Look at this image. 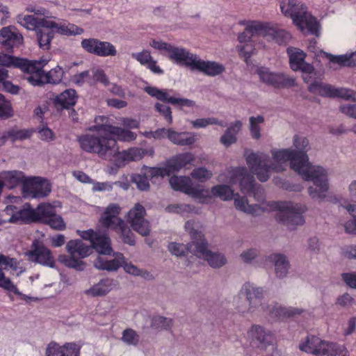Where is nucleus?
<instances>
[{
    "label": "nucleus",
    "mask_w": 356,
    "mask_h": 356,
    "mask_svg": "<svg viewBox=\"0 0 356 356\" xmlns=\"http://www.w3.org/2000/svg\"><path fill=\"white\" fill-rule=\"evenodd\" d=\"M325 58L329 59L331 64L338 65L340 67H349L348 54L343 55H332L325 51H322Z\"/></svg>",
    "instance_id": "obj_56"
},
{
    "label": "nucleus",
    "mask_w": 356,
    "mask_h": 356,
    "mask_svg": "<svg viewBox=\"0 0 356 356\" xmlns=\"http://www.w3.org/2000/svg\"><path fill=\"white\" fill-rule=\"evenodd\" d=\"M37 41L40 48L48 50L51 47V42L54 38L53 31L47 28L40 27L36 30Z\"/></svg>",
    "instance_id": "obj_45"
},
{
    "label": "nucleus",
    "mask_w": 356,
    "mask_h": 356,
    "mask_svg": "<svg viewBox=\"0 0 356 356\" xmlns=\"http://www.w3.org/2000/svg\"><path fill=\"white\" fill-rule=\"evenodd\" d=\"M0 288L6 289L10 292L19 293V291L17 286L11 282V280L5 276L4 273L0 268Z\"/></svg>",
    "instance_id": "obj_60"
},
{
    "label": "nucleus",
    "mask_w": 356,
    "mask_h": 356,
    "mask_svg": "<svg viewBox=\"0 0 356 356\" xmlns=\"http://www.w3.org/2000/svg\"><path fill=\"white\" fill-rule=\"evenodd\" d=\"M194 160V155L191 152L179 154L168 162V168L172 171H179L187 165L192 164Z\"/></svg>",
    "instance_id": "obj_37"
},
{
    "label": "nucleus",
    "mask_w": 356,
    "mask_h": 356,
    "mask_svg": "<svg viewBox=\"0 0 356 356\" xmlns=\"http://www.w3.org/2000/svg\"><path fill=\"white\" fill-rule=\"evenodd\" d=\"M319 337L313 334H308L304 341L299 343V349L306 353L312 354L313 348L316 347Z\"/></svg>",
    "instance_id": "obj_52"
},
{
    "label": "nucleus",
    "mask_w": 356,
    "mask_h": 356,
    "mask_svg": "<svg viewBox=\"0 0 356 356\" xmlns=\"http://www.w3.org/2000/svg\"><path fill=\"white\" fill-rule=\"evenodd\" d=\"M48 60L40 59L30 60L17 58L13 67L19 68L27 74L26 79L33 86H41L47 83L44 79L43 67L47 64Z\"/></svg>",
    "instance_id": "obj_9"
},
{
    "label": "nucleus",
    "mask_w": 356,
    "mask_h": 356,
    "mask_svg": "<svg viewBox=\"0 0 356 356\" xmlns=\"http://www.w3.org/2000/svg\"><path fill=\"white\" fill-rule=\"evenodd\" d=\"M35 211V222L44 223L56 213L55 207L49 203L40 204Z\"/></svg>",
    "instance_id": "obj_43"
},
{
    "label": "nucleus",
    "mask_w": 356,
    "mask_h": 356,
    "mask_svg": "<svg viewBox=\"0 0 356 356\" xmlns=\"http://www.w3.org/2000/svg\"><path fill=\"white\" fill-rule=\"evenodd\" d=\"M81 346L74 342L60 346L51 342L46 349V356H80Z\"/></svg>",
    "instance_id": "obj_24"
},
{
    "label": "nucleus",
    "mask_w": 356,
    "mask_h": 356,
    "mask_svg": "<svg viewBox=\"0 0 356 356\" xmlns=\"http://www.w3.org/2000/svg\"><path fill=\"white\" fill-rule=\"evenodd\" d=\"M98 134L99 135L84 134L79 136L80 147L88 153L97 154L103 159L111 160L117 152V141L105 134Z\"/></svg>",
    "instance_id": "obj_5"
},
{
    "label": "nucleus",
    "mask_w": 356,
    "mask_h": 356,
    "mask_svg": "<svg viewBox=\"0 0 356 356\" xmlns=\"http://www.w3.org/2000/svg\"><path fill=\"white\" fill-rule=\"evenodd\" d=\"M117 285L118 283L115 280L109 277L103 278L86 290L85 293L91 297L104 296L115 288Z\"/></svg>",
    "instance_id": "obj_29"
},
{
    "label": "nucleus",
    "mask_w": 356,
    "mask_h": 356,
    "mask_svg": "<svg viewBox=\"0 0 356 356\" xmlns=\"http://www.w3.org/2000/svg\"><path fill=\"white\" fill-rule=\"evenodd\" d=\"M4 212L10 216L7 222L15 223L17 222H35V211L31 209L29 204L27 207H24L22 209H18L14 205H8L4 209Z\"/></svg>",
    "instance_id": "obj_25"
},
{
    "label": "nucleus",
    "mask_w": 356,
    "mask_h": 356,
    "mask_svg": "<svg viewBox=\"0 0 356 356\" xmlns=\"http://www.w3.org/2000/svg\"><path fill=\"white\" fill-rule=\"evenodd\" d=\"M341 279L348 286L356 289V271L342 273Z\"/></svg>",
    "instance_id": "obj_64"
},
{
    "label": "nucleus",
    "mask_w": 356,
    "mask_h": 356,
    "mask_svg": "<svg viewBox=\"0 0 356 356\" xmlns=\"http://www.w3.org/2000/svg\"><path fill=\"white\" fill-rule=\"evenodd\" d=\"M91 131L103 133L108 137H112L123 142L133 141L136 138V134L121 127L112 124V120L108 117L99 115L95 118V124L89 127Z\"/></svg>",
    "instance_id": "obj_8"
},
{
    "label": "nucleus",
    "mask_w": 356,
    "mask_h": 356,
    "mask_svg": "<svg viewBox=\"0 0 356 356\" xmlns=\"http://www.w3.org/2000/svg\"><path fill=\"white\" fill-rule=\"evenodd\" d=\"M293 147V149L291 148V169L305 181H312L314 186L307 188L308 194L312 200L325 201L330 188L327 170L309 162L307 152L310 145L306 137L295 135Z\"/></svg>",
    "instance_id": "obj_1"
},
{
    "label": "nucleus",
    "mask_w": 356,
    "mask_h": 356,
    "mask_svg": "<svg viewBox=\"0 0 356 356\" xmlns=\"http://www.w3.org/2000/svg\"><path fill=\"white\" fill-rule=\"evenodd\" d=\"M76 256L72 255H60L58 260L60 263L63 264L65 266L71 268H74L76 270L81 271L84 269L85 264L81 258H76Z\"/></svg>",
    "instance_id": "obj_49"
},
{
    "label": "nucleus",
    "mask_w": 356,
    "mask_h": 356,
    "mask_svg": "<svg viewBox=\"0 0 356 356\" xmlns=\"http://www.w3.org/2000/svg\"><path fill=\"white\" fill-rule=\"evenodd\" d=\"M146 211L139 203L135 204L127 214L128 222L132 228L142 236H148L150 232V226L148 220L145 219Z\"/></svg>",
    "instance_id": "obj_15"
},
{
    "label": "nucleus",
    "mask_w": 356,
    "mask_h": 356,
    "mask_svg": "<svg viewBox=\"0 0 356 356\" xmlns=\"http://www.w3.org/2000/svg\"><path fill=\"white\" fill-rule=\"evenodd\" d=\"M144 90L151 97L163 102L179 106L180 108L184 107L193 108L196 105L193 100L171 96L170 94L173 92L172 90H161L156 87L146 86L144 88Z\"/></svg>",
    "instance_id": "obj_13"
},
{
    "label": "nucleus",
    "mask_w": 356,
    "mask_h": 356,
    "mask_svg": "<svg viewBox=\"0 0 356 356\" xmlns=\"http://www.w3.org/2000/svg\"><path fill=\"white\" fill-rule=\"evenodd\" d=\"M23 191L33 198L47 196L51 191L49 181L41 177L28 178L23 186Z\"/></svg>",
    "instance_id": "obj_17"
},
{
    "label": "nucleus",
    "mask_w": 356,
    "mask_h": 356,
    "mask_svg": "<svg viewBox=\"0 0 356 356\" xmlns=\"http://www.w3.org/2000/svg\"><path fill=\"white\" fill-rule=\"evenodd\" d=\"M248 335L251 345L261 349L266 348L274 341L273 334L258 325H252L249 330Z\"/></svg>",
    "instance_id": "obj_22"
},
{
    "label": "nucleus",
    "mask_w": 356,
    "mask_h": 356,
    "mask_svg": "<svg viewBox=\"0 0 356 356\" xmlns=\"http://www.w3.org/2000/svg\"><path fill=\"white\" fill-rule=\"evenodd\" d=\"M264 291L250 282L245 283L234 302L237 311L242 314L253 313L256 310L268 312V316L273 321H284L289 317V311L278 303L274 305H266L261 303Z\"/></svg>",
    "instance_id": "obj_2"
},
{
    "label": "nucleus",
    "mask_w": 356,
    "mask_h": 356,
    "mask_svg": "<svg viewBox=\"0 0 356 356\" xmlns=\"http://www.w3.org/2000/svg\"><path fill=\"white\" fill-rule=\"evenodd\" d=\"M307 207L302 204L291 202V230L296 229L293 226L302 225L305 222L303 214L307 211Z\"/></svg>",
    "instance_id": "obj_38"
},
{
    "label": "nucleus",
    "mask_w": 356,
    "mask_h": 356,
    "mask_svg": "<svg viewBox=\"0 0 356 356\" xmlns=\"http://www.w3.org/2000/svg\"><path fill=\"white\" fill-rule=\"evenodd\" d=\"M335 343L326 341L319 338L316 347L312 349V355L316 356H330Z\"/></svg>",
    "instance_id": "obj_48"
},
{
    "label": "nucleus",
    "mask_w": 356,
    "mask_h": 356,
    "mask_svg": "<svg viewBox=\"0 0 356 356\" xmlns=\"http://www.w3.org/2000/svg\"><path fill=\"white\" fill-rule=\"evenodd\" d=\"M234 205L236 209L252 216H259L263 212L276 211V220L278 222L288 225L289 223V203L288 202L270 201L264 207L259 204H249L245 197L238 194L234 196Z\"/></svg>",
    "instance_id": "obj_4"
},
{
    "label": "nucleus",
    "mask_w": 356,
    "mask_h": 356,
    "mask_svg": "<svg viewBox=\"0 0 356 356\" xmlns=\"http://www.w3.org/2000/svg\"><path fill=\"white\" fill-rule=\"evenodd\" d=\"M1 178L3 188L6 186L9 189H13L21 184L24 185L27 179L22 172L17 170L4 172L1 175Z\"/></svg>",
    "instance_id": "obj_34"
},
{
    "label": "nucleus",
    "mask_w": 356,
    "mask_h": 356,
    "mask_svg": "<svg viewBox=\"0 0 356 356\" xmlns=\"http://www.w3.org/2000/svg\"><path fill=\"white\" fill-rule=\"evenodd\" d=\"M211 193L213 196L219 197L223 201L231 200L235 196L233 190L229 186L225 184L213 186L211 188Z\"/></svg>",
    "instance_id": "obj_47"
},
{
    "label": "nucleus",
    "mask_w": 356,
    "mask_h": 356,
    "mask_svg": "<svg viewBox=\"0 0 356 356\" xmlns=\"http://www.w3.org/2000/svg\"><path fill=\"white\" fill-rule=\"evenodd\" d=\"M122 340L128 345L136 346L139 342V335L133 329H126L122 332Z\"/></svg>",
    "instance_id": "obj_58"
},
{
    "label": "nucleus",
    "mask_w": 356,
    "mask_h": 356,
    "mask_svg": "<svg viewBox=\"0 0 356 356\" xmlns=\"http://www.w3.org/2000/svg\"><path fill=\"white\" fill-rule=\"evenodd\" d=\"M30 259L42 266L54 268L55 261L51 250L44 244L34 241L32 244V249L28 252Z\"/></svg>",
    "instance_id": "obj_20"
},
{
    "label": "nucleus",
    "mask_w": 356,
    "mask_h": 356,
    "mask_svg": "<svg viewBox=\"0 0 356 356\" xmlns=\"http://www.w3.org/2000/svg\"><path fill=\"white\" fill-rule=\"evenodd\" d=\"M34 131L31 129H18L13 128L9 129L10 139L15 142L16 140H24L30 138Z\"/></svg>",
    "instance_id": "obj_51"
},
{
    "label": "nucleus",
    "mask_w": 356,
    "mask_h": 356,
    "mask_svg": "<svg viewBox=\"0 0 356 356\" xmlns=\"http://www.w3.org/2000/svg\"><path fill=\"white\" fill-rule=\"evenodd\" d=\"M241 25H246V30L252 33H259L261 35L268 38V40H272L278 44H282L285 42L287 33L284 30L278 29L269 23L261 22L258 21L239 22Z\"/></svg>",
    "instance_id": "obj_10"
},
{
    "label": "nucleus",
    "mask_w": 356,
    "mask_h": 356,
    "mask_svg": "<svg viewBox=\"0 0 356 356\" xmlns=\"http://www.w3.org/2000/svg\"><path fill=\"white\" fill-rule=\"evenodd\" d=\"M172 325V320L166 317L156 316L152 319L151 327L156 330H168Z\"/></svg>",
    "instance_id": "obj_55"
},
{
    "label": "nucleus",
    "mask_w": 356,
    "mask_h": 356,
    "mask_svg": "<svg viewBox=\"0 0 356 356\" xmlns=\"http://www.w3.org/2000/svg\"><path fill=\"white\" fill-rule=\"evenodd\" d=\"M131 57L154 74L161 75L164 73L163 70L157 65V61L153 58L148 50L145 49L140 52L132 53Z\"/></svg>",
    "instance_id": "obj_31"
},
{
    "label": "nucleus",
    "mask_w": 356,
    "mask_h": 356,
    "mask_svg": "<svg viewBox=\"0 0 356 356\" xmlns=\"http://www.w3.org/2000/svg\"><path fill=\"white\" fill-rule=\"evenodd\" d=\"M63 75V70L60 66H56L48 72H44V79L47 83L58 84L62 81Z\"/></svg>",
    "instance_id": "obj_50"
},
{
    "label": "nucleus",
    "mask_w": 356,
    "mask_h": 356,
    "mask_svg": "<svg viewBox=\"0 0 356 356\" xmlns=\"http://www.w3.org/2000/svg\"><path fill=\"white\" fill-rule=\"evenodd\" d=\"M209 244L204 236L199 238L197 250H195V257L206 260L212 268H220L226 263V259L222 254L213 252L208 248Z\"/></svg>",
    "instance_id": "obj_16"
},
{
    "label": "nucleus",
    "mask_w": 356,
    "mask_h": 356,
    "mask_svg": "<svg viewBox=\"0 0 356 356\" xmlns=\"http://www.w3.org/2000/svg\"><path fill=\"white\" fill-rule=\"evenodd\" d=\"M188 195L195 199L198 200L199 202L202 204L207 203V200L211 197L209 190L200 187H195L193 185L190 189Z\"/></svg>",
    "instance_id": "obj_53"
},
{
    "label": "nucleus",
    "mask_w": 356,
    "mask_h": 356,
    "mask_svg": "<svg viewBox=\"0 0 356 356\" xmlns=\"http://www.w3.org/2000/svg\"><path fill=\"white\" fill-rule=\"evenodd\" d=\"M237 50L240 54V56L244 58L246 63H248V60L251 57L253 54V51L254 48L252 43L240 44L237 46Z\"/></svg>",
    "instance_id": "obj_63"
},
{
    "label": "nucleus",
    "mask_w": 356,
    "mask_h": 356,
    "mask_svg": "<svg viewBox=\"0 0 356 356\" xmlns=\"http://www.w3.org/2000/svg\"><path fill=\"white\" fill-rule=\"evenodd\" d=\"M223 177L224 175H220L218 180L227 181L232 185L238 184L243 193L253 195L257 201L263 199V189L255 184L254 177L248 172L246 167L229 168L227 171L226 179Z\"/></svg>",
    "instance_id": "obj_6"
},
{
    "label": "nucleus",
    "mask_w": 356,
    "mask_h": 356,
    "mask_svg": "<svg viewBox=\"0 0 356 356\" xmlns=\"http://www.w3.org/2000/svg\"><path fill=\"white\" fill-rule=\"evenodd\" d=\"M81 237L84 240L90 241V248H94L99 254L110 255L113 252L111 239L107 234L102 233L99 231L95 232L90 229L82 231Z\"/></svg>",
    "instance_id": "obj_12"
},
{
    "label": "nucleus",
    "mask_w": 356,
    "mask_h": 356,
    "mask_svg": "<svg viewBox=\"0 0 356 356\" xmlns=\"http://www.w3.org/2000/svg\"><path fill=\"white\" fill-rule=\"evenodd\" d=\"M44 18H38L33 15H19L17 17V22L28 30L33 31L42 27V22Z\"/></svg>",
    "instance_id": "obj_46"
},
{
    "label": "nucleus",
    "mask_w": 356,
    "mask_h": 356,
    "mask_svg": "<svg viewBox=\"0 0 356 356\" xmlns=\"http://www.w3.org/2000/svg\"><path fill=\"white\" fill-rule=\"evenodd\" d=\"M307 54L302 50L291 47V70L311 73L314 70L312 64L305 62Z\"/></svg>",
    "instance_id": "obj_28"
},
{
    "label": "nucleus",
    "mask_w": 356,
    "mask_h": 356,
    "mask_svg": "<svg viewBox=\"0 0 356 356\" xmlns=\"http://www.w3.org/2000/svg\"><path fill=\"white\" fill-rule=\"evenodd\" d=\"M266 261L275 266L277 277L281 278L286 275L288 273V262L286 256L282 254H272L266 259Z\"/></svg>",
    "instance_id": "obj_33"
},
{
    "label": "nucleus",
    "mask_w": 356,
    "mask_h": 356,
    "mask_svg": "<svg viewBox=\"0 0 356 356\" xmlns=\"http://www.w3.org/2000/svg\"><path fill=\"white\" fill-rule=\"evenodd\" d=\"M124 263V255L122 253H115V258L110 260L99 256L94 261V266L99 270L114 272L122 267Z\"/></svg>",
    "instance_id": "obj_30"
},
{
    "label": "nucleus",
    "mask_w": 356,
    "mask_h": 356,
    "mask_svg": "<svg viewBox=\"0 0 356 356\" xmlns=\"http://www.w3.org/2000/svg\"><path fill=\"white\" fill-rule=\"evenodd\" d=\"M194 64L192 71H197L209 76L220 75L225 70L222 64L215 61L202 60L199 56Z\"/></svg>",
    "instance_id": "obj_27"
},
{
    "label": "nucleus",
    "mask_w": 356,
    "mask_h": 356,
    "mask_svg": "<svg viewBox=\"0 0 356 356\" xmlns=\"http://www.w3.org/2000/svg\"><path fill=\"white\" fill-rule=\"evenodd\" d=\"M250 130L251 135L253 138L259 139L261 137V129L259 127L260 124H262L264 121V118L261 115L257 117H250Z\"/></svg>",
    "instance_id": "obj_54"
},
{
    "label": "nucleus",
    "mask_w": 356,
    "mask_h": 356,
    "mask_svg": "<svg viewBox=\"0 0 356 356\" xmlns=\"http://www.w3.org/2000/svg\"><path fill=\"white\" fill-rule=\"evenodd\" d=\"M169 183L175 191H179L187 195L193 186L191 179L185 176H172Z\"/></svg>",
    "instance_id": "obj_42"
},
{
    "label": "nucleus",
    "mask_w": 356,
    "mask_h": 356,
    "mask_svg": "<svg viewBox=\"0 0 356 356\" xmlns=\"http://www.w3.org/2000/svg\"><path fill=\"white\" fill-rule=\"evenodd\" d=\"M168 139L174 144L186 146L193 145L195 140V136L189 132H177L171 129Z\"/></svg>",
    "instance_id": "obj_39"
},
{
    "label": "nucleus",
    "mask_w": 356,
    "mask_h": 356,
    "mask_svg": "<svg viewBox=\"0 0 356 356\" xmlns=\"http://www.w3.org/2000/svg\"><path fill=\"white\" fill-rule=\"evenodd\" d=\"M77 95L74 89H67L55 99V104L60 105L63 108L68 109L75 105L76 102Z\"/></svg>",
    "instance_id": "obj_40"
},
{
    "label": "nucleus",
    "mask_w": 356,
    "mask_h": 356,
    "mask_svg": "<svg viewBox=\"0 0 356 356\" xmlns=\"http://www.w3.org/2000/svg\"><path fill=\"white\" fill-rule=\"evenodd\" d=\"M23 36L13 26L3 27L0 30V44L4 49L12 51L23 43Z\"/></svg>",
    "instance_id": "obj_21"
},
{
    "label": "nucleus",
    "mask_w": 356,
    "mask_h": 356,
    "mask_svg": "<svg viewBox=\"0 0 356 356\" xmlns=\"http://www.w3.org/2000/svg\"><path fill=\"white\" fill-rule=\"evenodd\" d=\"M66 250L70 255L78 256L79 258H85L90 253V246L86 245L81 239L69 241Z\"/></svg>",
    "instance_id": "obj_35"
},
{
    "label": "nucleus",
    "mask_w": 356,
    "mask_h": 356,
    "mask_svg": "<svg viewBox=\"0 0 356 356\" xmlns=\"http://www.w3.org/2000/svg\"><path fill=\"white\" fill-rule=\"evenodd\" d=\"M191 237L192 241L185 245L176 242L169 243L168 249L169 252L177 257H187L191 254V257H195V250H197L199 238L202 236V233L197 231H191Z\"/></svg>",
    "instance_id": "obj_19"
},
{
    "label": "nucleus",
    "mask_w": 356,
    "mask_h": 356,
    "mask_svg": "<svg viewBox=\"0 0 356 356\" xmlns=\"http://www.w3.org/2000/svg\"><path fill=\"white\" fill-rule=\"evenodd\" d=\"M197 58V54L191 53L188 50L183 47L171 46L168 52V58L175 63L185 66L193 70V66Z\"/></svg>",
    "instance_id": "obj_23"
},
{
    "label": "nucleus",
    "mask_w": 356,
    "mask_h": 356,
    "mask_svg": "<svg viewBox=\"0 0 356 356\" xmlns=\"http://www.w3.org/2000/svg\"><path fill=\"white\" fill-rule=\"evenodd\" d=\"M191 175L193 178L201 182H204L209 180L212 177L211 171L208 170L204 167L195 168Z\"/></svg>",
    "instance_id": "obj_59"
},
{
    "label": "nucleus",
    "mask_w": 356,
    "mask_h": 356,
    "mask_svg": "<svg viewBox=\"0 0 356 356\" xmlns=\"http://www.w3.org/2000/svg\"><path fill=\"white\" fill-rule=\"evenodd\" d=\"M273 162L268 165L269 156L263 152H252L246 157L247 164L251 172L261 181H266L270 172H280L286 170V162L289 161V149H272Z\"/></svg>",
    "instance_id": "obj_3"
},
{
    "label": "nucleus",
    "mask_w": 356,
    "mask_h": 356,
    "mask_svg": "<svg viewBox=\"0 0 356 356\" xmlns=\"http://www.w3.org/2000/svg\"><path fill=\"white\" fill-rule=\"evenodd\" d=\"M257 72L261 81L274 88L286 87L289 83V79L283 74L271 72L266 67H259Z\"/></svg>",
    "instance_id": "obj_26"
},
{
    "label": "nucleus",
    "mask_w": 356,
    "mask_h": 356,
    "mask_svg": "<svg viewBox=\"0 0 356 356\" xmlns=\"http://www.w3.org/2000/svg\"><path fill=\"white\" fill-rule=\"evenodd\" d=\"M81 46L86 52L100 57L115 56L117 54V50L113 44L97 38L83 39Z\"/></svg>",
    "instance_id": "obj_14"
},
{
    "label": "nucleus",
    "mask_w": 356,
    "mask_h": 356,
    "mask_svg": "<svg viewBox=\"0 0 356 356\" xmlns=\"http://www.w3.org/2000/svg\"><path fill=\"white\" fill-rule=\"evenodd\" d=\"M41 23L42 28L50 29L54 34L56 33L63 35L71 36L81 35L84 31L82 28L63 19L54 21L49 19H44Z\"/></svg>",
    "instance_id": "obj_18"
},
{
    "label": "nucleus",
    "mask_w": 356,
    "mask_h": 356,
    "mask_svg": "<svg viewBox=\"0 0 356 356\" xmlns=\"http://www.w3.org/2000/svg\"><path fill=\"white\" fill-rule=\"evenodd\" d=\"M154 107L155 110L163 116L168 124L172 123V111L168 106L157 102L155 104Z\"/></svg>",
    "instance_id": "obj_62"
},
{
    "label": "nucleus",
    "mask_w": 356,
    "mask_h": 356,
    "mask_svg": "<svg viewBox=\"0 0 356 356\" xmlns=\"http://www.w3.org/2000/svg\"><path fill=\"white\" fill-rule=\"evenodd\" d=\"M242 127V123L240 120H236L231 123L227 127L224 134L220 137V143L226 147L237 141V134Z\"/></svg>",
    "instance_id": "obj_36"
},
{
    "label": "nucleus",
    "mask_w": 356,
    "mask_h": 356,
    "mask_svg": "<svg viewBox=\"0 0 356 356\" xmlns=\"http://www.w3.org/2000/svg\"><path fill=\"white\" fill-rule=\"evenodd\" d=\"M131 180L136 184L137 188L140 191H148L149 188V183L148 178L145 175H134Z\"/></svg>",
    "instance_id": "obj_61"
},
{
    "label": "nucleus",
    "mask_w": 356,
    "mask_h": 356,
    "mask_svg": "<svg viewBox=\"0 0 356 356\" xmlns=\"http://www.w3.org/2000/svg\"><path fill=\"white\" fill-rule=\"evenodd\" d=\"M312 93L318 94L321 97L341 98L344 100L356 101V90L343 88H335L330 84L314 83L309 86Z\"/></svg>",
    "instance_id": "obj_11"
},
{
    "label": "nucleus",
    "mask_w": 356,
    "mask_h": 356,
    "mask_svg": "<svg viewBox=\"0 0 356 356\" xmlns=\"http://www.w3.org/2000/svg\"><path fill=\"white\" fill-rule=\"evenodd\" d=\"M44 224L48 225L53 229L58 231L64 230L66 227L63 218L56 213L51 216Z\"/></svg>",
    "instance_id": "obj_57"
},
{
    "label": "nucleus",
    "mask_w": 356,
    "mask_h": 356,
    "mask_svg": "<svg viewBox=\"0 0 356 356\" xmlns=\"http://www.w3.org/2000/svg\"><path fill=\"white\" fill-rule=\"evenodd\" d=\"M120 211V208L118 204H109L101 217L99 222L104 227L112 229L118 223V220H122L118 218Z\"/></svg>",
    "instance_id": "obj_32"
},
{
    "label": "nucleus",
    "mask_w": 356,
    "mask_h": 356,
    "mask_svg": "<svg viewBox=\"0 0 356 356\" xmlns=\"http://www.w3.org/2000/svg\"><path fill=\"white\" fill-rule=\"evenodd\" d=\"M291 18L293 24L304 34L319 35L320 24L316 19L309 13L305 4L291 1Z\"/></svg>",
    "instance_id": "obj_7"
},
{
    "label": "nucleus",
    "mask_w": 356,
    "mask_h": 356,
    "mask_svg": "<svg viewBox=\"0 0 356 356\" xmlns=\"http://www.w3.org/2000/svg\"><path fill=\"white\" fill-rule=\"evenodd\" d=\"M143 155L144 151L141 148L131 147L127 150L120 152L117 147V152L113 158H116L117 159H120L123 161H133L141 159L143 157Z\"/></svg>",
    "instance_id": "obj_41"
},
{
    "label": "nucleus",
    "mask_w": 356,
    "mask_h": 356,
    "mask_svg": "<svg viewBox=\"0 0 356 356\" xmlns=\"http://www.w3.org/2000/svg\"><path fill=\"white\" fill-rule=\"evenodd\" d=\"M121 235L124 243L129 245H135V237L131 230L127 227L123 220H119L118 223L112 229Z\"/></svg>",
    "instance_id": "obj_44"
}]
</instances>
